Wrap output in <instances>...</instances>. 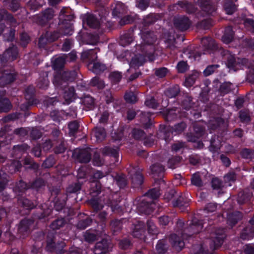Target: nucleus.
Listing matches in <instances>:
<instances>
[{
  "label": "nucleus",
  "mask_w": 254,
  "mask_h": 254,
  "mask_svg": "<svg viewBox=\"0 0 254 254\" xmlns=\"http://www.w3.org/2000/svg\"><path fill=\"white\" fill-rule=\"evenodd\" d=\"M108 250V243L106 240L96 244L94 252L95 254H104Z\"/></svg>",
  "instance_id": "obj_10"
},
{
  "label": "nucleus",
  "mask_w": 254,
  "mask_h": 254,
  "mask_svg": "<svg viewBox=\"0 0 254 254\" xmlns=\"http://www.w3.org/2000/svg\"><path fill=\"white\" fill-rule=\"evenodd\" d=\"M90 150L88 149H76L73 152V156L80 162L87 163L91 159Z\"/></svg>",
  "instance_id": "obj_6"
},
{
  "label": "nucleus",
  "mask_w": 254,
  "mask_h": 254,
  "mask_svg": "<svg viewBox=\"0 0 254 254\" xmlns=\"http://www.w3.org/2000/svg\"><path fill=\"white\" fill-rule=\"evenodd\" d=\"M141 38L143 41V44H147L148 45L153 44L156 39L153 33L150 32H148L145 34H143L141 36Z\"/></svg>",
  "instance_id": "obj_21"
},
{
  "label": "nucleus",
  "mask_w": 254,
  "mask_h": 254,
  "mask_svg": "<svg viewBox=\"0 0 254 254\" xmlns=\"http://www.w3.org/2000/svg\"><path fill=\"white\" fill-rule=\"evenodd\" d=\"M122 75L121 73L118 71H114L112 73H111L110 75V79L114 82H119L120 79H121Z\"/></svg>",
  "instance_id": "obj_38"
},
{
  "label": "nucleus",
  "mask_w": 254,
  "mask_h": 254,
  "mask_svg": "<svg viewBox=\"0 0 254 254\" xmlns=\"http://www.w3.org/2000/svg\"><path fill=\"white\" fill-rule=\"evenodd\" d=\"M212 187L213 189H219L223 187L222 183L218 178H214L212 180Z\"/></svg>",
  "instance_id": "obj_45"
},
{
  "label": "nucleus",
  "mask_w": 254,
  "mask_h": 254,
  "mask_svg": "<svg viewBox=\"0 0 254 254\" xmlns=\"http://www.w3.org/2000/svg\"><path fill=\"white\" fill-rule=\"evenodd\" d=\"M240 118L243 122H248L250 120V117L245 111H241L240 113Z\"/></svg>",
  "instance_id": "obj_59"
},
{
  "label": "nucleus",
  "mask_w": 254,
  "mask_h": 254,
  "mask_svg": "<svg viewBox=\"0 0 254 254\" xmlns=\"http://www.w3.org/2000/svg\"><path fill=\"white\" fill-rule=\"evenodd\" d=\"M234 31L232 28L230 26L227 27L225 30V33L222 37V41L228 44L230 43L233 39Z\"/></svg>",
  "instance_id": "obj_17"
},
{
  "label": "nucleus",
  "mask_w": 254,
  "mask_h": 254,
  "mask_svg": "<svg viewBox=\"0 0 254 254\" xmlns=\"http://www.w3.org/2000/svg\"><path fill=\"white\" fill-rule=\"evenodd\" d=\"M147 195L152 199H156L159 196L160 192L158 190L152 189L148 191Z\"/></svg>",
  "instance_id": "obj_46"
},
{
  "label": "nucleus",
  "mask_w": 254,
  "mask_h": 254,
  "mask_svg": "<svg viewBox=\"0 0 254 254\" xmlns=\"http://www.w3.org/2000/svg\"><path fill=\"white\" fill-rule=\"evenodd\" d=\"M254 236V228H247L241 234V238L243 239H250Z\"/></svg>",
  "instance_id": "obj_25"
},
{
  "label": "nucleus",
  "mask_w": 254,
  "mask_h": 254,
  "mask_svg": "<svg viewBox=\"0 0 254 254\" xmlns=\"http://www.w3.org/2000/svg\"><path fill=\"white\" fill-rule=\"evenodd\" d=\"M69 133L73 134L79 127V124L76 121H73L70 123L68 125Z\"/></svg>",
  "instance_id": "obj_39"
},
{
  "label": "nucleus",
  "mask_w": 254,
  "mask_h": 254,
  "mask_svg": "<svg viewBox=\"0 0 254 254\" xmlns=\"http://www.w3.org/2000/svg\"><path fill=\"white\" fill-rule=\"evenodd\" d=\"M131 181L135 185H140L143 182V177L139 172H136L134 169L130 172Z\"/></svg>",
  "instance_id": "obj_14"
},
{
  "label": "nucleus",
  "mask_w": 254,
  "mask_h": 254,
  "mask_svg": "<svg viewBox=\"0 0 254 254\" xmlns=\"http://www.w3.org/2000/svg\"><path fill=\"white\" fill-rule=\"evenodd\" d=\"M72 43L69 40H66L64 43L62 49L64 51H69L71 47Z\"/></svg>",
  "instance_id": "obj_58"
},
{
  "label": "nucleus",
  "mask_w": 254,
  "mask_h": 254,
  "mask_svg": "<svg viewBox=\"0 0 254 254\" xmlns=\"http://www.w3.org/2000/svg\"><path fill=\"white\" fill-rule=\"evenodd\" d=\"M218 67L217 64L209 65L204 70V74L206 76H208L212 74Z\"/></svg>",
  "instance_id": "obj_48"
},
{
  "label": "nucleus",
  "mask_w": 254,
  "mask_h": 254,
  "mask_svg": "<svg viewBox=\"0 0 254 254\" xmlns=\"http://www.w3.org/2000/svg\"><path fill=\"white\" fill-rule=\"evenodd\" d=\"M245 26L248 30L254 33V21L252 19H246L244 22Z\"/></svg>",
  "instance_id": "obj_37"
},
{
  "label": "nucleus",
  "mask_w": 254,
  "mask_h": 254,
  "mask_svg": "<svg viewBox=\"0 0 254 254\" xmlns=\"http://www.w3.org/2000/svg\"><path fill=\"white\" fill-rule=\"evenodd\" d=\"M244 252L245 254H254V248L251 245H246Z\"/></svg>",
  "instance_id": "obj_64"
},
{
  "label": "nucleus",
  "mask_w": 254,
  "mask_h": 254,
  "mask_svg": "<svg viewBox=\"0 0 254 254\" xmlns=\"http://www.w3.org/2000/svg\"><path fill=\"white\" fill-rule=\"evenodd\" d=\"M175 26L181 30H187L190 26V22L189 19L185 16H179L175 19Z\"/></svg>",
  "instance_id": "obj_9"
},
{
  "label": "nucleus",
  "mask_w": 254,
  "mask_h": 254,
  "mask_svg": "<svg viewBox=\"0 0 254 254\" xmlns=\"http://www.w3.org/2000/svg\"><path fill=\"white\" fill-rule=\"evenodd\" d=\"M91 84L93 86H97L99 88H102L104 87V82L97 77L93 78L91 81Z\"/></svg>",
  "instance_id": "obj_41"
},
{
  "label": "nucleus",
  "mask_w": 254,
  "mask_h": 254,
  "mask_svg": "<svg viewBox=\"0 0 254 254\" xmlns=\"http://www.w3.org/2000/svg\"><path fill=\"white\" fill-rule=\"evenodd\" d=\"M179 92V89L178 86L175 87L173 89H170L169 90L166 94L170 98L175 97Z\"/></svg>",
  "instance_id": "obj_51"
},
{
  "label": "nucleus",
  "mask_w": 254,
  "mask_h": 254,
  "mask_svg": "<svg viewBox=\"0 0 254 254\" xmlns=\"http://www.w3.org/2000/svg\"><path fill=\"white\" fill-rule=\"evenodd\" d=\"M97 52L93 50H89L82 52L81 58L83 59H89V64L88 67L95 73L104 70L106 68L105 65L96 61L97 57Z\"/></svg>",
  "instance_id": "obj_1"
},
{
  "label": "nucleus",
  "mask_w": 254,
  "mask_h": 254,
  "mask_svg": "<svg viewBox=\"0 0 254 254\" xmlns=\"http://www.w3.org/2000/svg\"><path fill=\"white\" fill-rule=\"evenodd\" d=\"M4 94L3 92L0 91V97ZM10 108L9 101L6 98L0 99V112H7Z\"/></svg>",
  "instance_id": "obj_18"
},
{
  "label": "nucleus",
  "mask_w": 254,
  "mask_h": 254,
  "mask_svg": "<svg viewBox=\"0 0 254 254\" xmlns=\"http://www.w3.org/2000/svg\"><path fill=\"white\" fill-rule=\"evenodd\" d=\"M224 230L223 229H219L216 230L215 233L212 232L211 234V239L213 243V244H211L212 249H215L221 245L224 238Z\"/></svg>",
  "instance_id": "obj_8"
},
{
  "label": "nucleus",
  "mask_w": 254,
  "mask_h": 254,
  "mask_svg": "<svg viewBox=\"0 0 254 254\" xmlns=\"http://www.w3.org/2000/svg\"><path fill=\"white\" fill-rule=\"evenodd\" d=\"M198 3L202 10L208 14H211L214 10V8L211 4L210 0H198Z\"/></svg>",
  "instance_id": "obj_12"
},
{
  "label": "nucleus",
  "mask_w": 254,
  "mask_h": 254,
  "mask_svg": "<svg viewBox=\"0 0 254 254\" xmlns=\"http://www.w3.org/2000/svg\"><path fill=\"white\" fill-rule=\"evenodd\" d=\"M66 60L64 55L56 58L54 62V66L56 68H60L63 67Z\"/></svg>",
  "instance_id": "obj_24"
},
{
  "label": "nucleus",
  "mask_w": 254,
  "mask_h": 254,
  "mask_svg": "<svg viewBox=\"0 0 254 254\" xmlns=\"http://www.w3.org/2000/svg\"><path fill=\"white\" fill-rule=\"evenodd\" d=\"M188 68V66L186 62L182 61L179 62L177 65V69L180 72H184Z\"/></svg>",
  "instance_id": "obj_43"
},
{
  "label": "nucleus",
  "mask_w": 254,
  "mask_h": 254,
  "mask_svg": "<svg viewBox=\"0 0 254 254\" xmlns=\"http://www.w3.org/2000/svg\"><path fill=\"white\" fill-rule=\"evenodd\" d=\"M191 183L193 185L197 187L202 186V182L199 173H195L193 175L191 178Z\"/></svg>",
  "instance_id": "obj_29"
},
{
  "label": "nucleus",
  "mask_w": 254,
  "mask_h": 254,
  "mask_svg": "<svg viewBox=\"0 0 254 254\" xmlns=\"http://www.w3.org/2000/svg\"><path fill=\"white\" fill-rule=\"evenodd\" d=\"M74 95V90L73 88L68 89V92L65 91L64 94V98L66 104H69L72 100Z\"/></svg>",
  "instance_id": "obj_26"
},
{
  "label": "nucleus",
  "mask_w": 254,
  "mask_h": 254,
  "mask_svg": "<svg viewBox=\"0 0 254 254\" xmlns=\"http://www.w3.org/2000/svg\"><path fill=\"white\" fill-rule=\"evenodd\" d=\"M144 232V230L143 223L138 222L134 225L132 233L133 237L141 238Z\"/></svg>",
  "instance_id": "obj_16"
},
{
  "label": "nucleus",
  "mask_w": 254,
  "mask_h": 254,
  "mask_svg": "<svg viewBox=\"0 0 254 254\" xmlns=\"http://www.w3.org/2000/svg\"><path fill=\"white\" fill-rule=\"evenodd\" d=\"M169 240L173 247L177 251H180L184 247L185 244L184 242L181 241L176 234L171 235Z\"/></svg>",
  "instance_id": "obj_13"
},
{
  "label": "nucleus",
  "mask_w": 254,
  "mask_h": 254,
  "mask_svg": "<svg viewBox=\"0 0 254 254\" xmlns=\"http://www.w3.org/2000/svg\"><path fill=\"white\" fill-rule=\"evenodd\" d=\"M54 11L52 9L49 8L46 10L43 14V20L51 19L54 16Z\"/></svg>",
  "instance_id": "obj_44"
},
{
  "label": "nucleus",
  "mask_w": 254,
  "mask_h": 254,
  "mask_svg": "<svg viewBox=\"0 0 254 254\" xmlns=\"http://www.w3.org/2000/svg\"><path fill=\"white\" fill-rule=\"evenodd\" d=\"M235 179L236 175L234 173H230L224 177L225 184L228 183L227 185L228 186H231L232 185L231 182H234Z\"/></svg>",
  "instance_id": "obj_32"
},
{
  "label": "nucleus",
  "mask_w": 254,
  "mask_h": 254,
  "mask_svg": "<svg viewBox=\"0 0 254 254\" xmlns=\"http://www.w3.org/2000/svg\"><path fill=\"white\" fill-rule=\"evenodd\" d=\"M122 222L120 220H115L111 222V225L114 232L120 230L122 227Z\"/></svg>",
  "instance_id": "obj_47"
},
{
  "label": "nucleus",
  "mask_w": 254,
  "mask_h": 254,
  "mask_svg": "<svg viewBox=\"0 0 254 254\" xmlns=\"http://www.w3.org/2000/svg\"><path fill=\"white\" fill-rule=\"evenodd\" d=\"M148 48H150L149 46L143 47L141 45H137V48H139L140 50L143 53V55L139 54L137 55H135L133 58H132L130 63V65L131 67H138L143 64L145 62V59L144 57H147L149 61H152L154 59L153 55V50L152 49L151 52L148 53L146 50L148 49Z\"/></svg>",
  "instance_id": "obj_3"
},
{
  "label": "nucleus",
  "mask_w": 254,
  "mask_h": 254,
  "mask_svg": "<svg viewBox=\"0 0 254 254\" xmlns=\"http://www.w3.org/2000/svg\"><path fill=\"white\" fill-rule=\"evenodd\" d=\"M180 5L184 8L188 13H193L195 12V8L192 4L189 3L187 2H181Z\"/></svg>",
  "instance_id": "obj_34"
},
{
  "label": "nucleus",
  "mask_w": 254,
  "mask_h": 254,
  "mask_svg": "<svg viewBox=\"0 0 254 254\" xmlns=\"http://www.w3.org/2000/svg\"><path fill=\"white\" fill-rule=\"evenodd\" d=\"M156 250L159 254H162L166 250V247L163 241H159L156 245Z\"/></svg>",
  "instance_id": "obj_40"
},
{
  "label": "nucleus",
  "mask_w": 254,
  "mask_h": 254,
  "mask_svg": "<svg viewBox=\"0 0 254 254\" xmlns=\"http://www.w3.org/2000/svg\"><path fill=\"white\" fill-rule=\"evenodd\" d=\"M226 12L228 14H232L235 10L236 7L234 5H229L227 4L225 5Z\"/></svg>",
  "instance_id": "obj_60"
},
{
  "label": "nucleus",
  "mask_w": 254,
  "mask_h": 254,
  "mask_svg": "<svg viewBox=\"0 0 254 254\" xmlns=\"http://www.w3.org/2000/svg\"><path fill=\"white\" fill-rule=\"evenodd\" d=\"M249 71L247 75V78L250 82H254V64H251L248 66Z\"/></svg>",
  "instance_id": "obj_42"
},
{
  "label": "nucleus",
  "mask_w": 254,
  "mask_h": 254,
  "mask_svg": "<svg viewBox=\"0 0 254 254\" xmlns=\"http://www.w3.org/2000/svg\"><path fill=\"white\" fill-rule=\"evenodd\" d=\"M202 223L194 218L189 224V226L186 228L183 235L184 238H187V236H191L193 234L199 233L202 229Z\"/></svg>",
  "instance_id": "obj_5"
},
{
  "label": "nucleus",
  "mask_w": 254,
  "mask_h": 254,
  "mask_svg": "<svg viewBox=\"0 0 254 254\" xmlns=\"http://www.w3.org/2000/svg\"><path fill=\"white\" fill-rule=\"evenodd\" d=\"M14 79V75L13 73L6 71L0 77V85L3 86L13 81Z\"/></svg>",
  "instance_id": "obj_15"
},
{
  "label": "nucleus",
  "mask_w": 254,
  "mask_h": 254,
  "mask_svg": "<svg viewBox=\"0 0 254 254\" xmlns=\"http://www.w3.org/2000/svg\"><path fill=\"white\" fill-rule=\"evenodd\" d=\"M54 161L53 158L52 157H49L47 158L45 162L43 163V166L46 168H49L54 164Z\"/></svg>",
  "instance_id": "obj_61"
},
{
  "label": "nucleus",
  "mask_w": 254,
  "mask_h": 254,
  "mask_svg": "<svg viewBox=\"0 0 254 254\" xmlns=\"http://www.w3.org/2000/svg\"><path fill=\"white\" fill-rule=\"evenodd\" d=\"M5 54L8 55L9 57H11L12 60L14 59L15 58V56L17 54L16 48L15 47L9 48L6 50Z\"/></svg>",
  "instance_id": "obj_55"
},
{
  "label": "nucleus",
  "mask_w": 254,
  "mask_h": 254,
  "mask_svg": "<svg viewBox=\"0 0 254 254\" xmlns=\"http://www.w3.org/2000/svg\"><path fill=\"white\" fill-rule=\"evenodd\" d=\"M30 223L31 221L27 219L22 220L19 225L18 232L20 233L27 232Z\"/></svg>",
  "instance_id": "obj_23"
},
{
  "label": "nucleus",
  "mask_w": 254,
  "mask_h": 254,
  "mask_svg": "<svg viewBox=\"0 0 254 254\" xmlns=\"http://www.w3.org/2000/svg\"><path fill=\"white\" fill-rule=\"evenodd\" d=\"M199 73L197 71H193L188 77L186 79L184 85L187 87L191 86L198 78Z\"/></svg>",
  "instance_id": "obj_20"
},
{
  "label": "nucleus",
  "mask_w": 254,
  "mask_h": 254,
  "mask_svg": "<svg viewBox=\"0 0 254 254\" xmlns=\"http://www.w3.org/2000/svg\"><path fill=\"white\" fill-rule=\"evenodd\" d=\"M242 217L241 214L237 212L235 214H231L229 216L228 221L232 225H234L237 221L240 219Z\"/></svg>",
  "instance_id": "obj_28"
},
{
  "label": "nucleus",
  "mask_w": 254,
  "mask_h": 254,
  "mask_svg": "<svg viewBox=\"0 0 254 254\" xmlns=\"http://www.w3.org/2000/svg\"><path fill=\"white\" fill-rule=\"evenodd\" d=\"M142 201L144 202H142V204L139 207V211L141 212L144 213L146 214H149L151 211L150 204L148 203L145 204V202H146V200L145 199H143Z\"/></svg>",
  "instance_id": "obj_27"
},
{
  "label": "nucleus",
  "mask_w": 254,
  "mask_h": 254,
  "mask_svg": "<svg viewBox=\"0 0 254 254\" xmlns=\"http://www.w3.org/2000/svg\"><path fill=\"white\" fill-rule=\"evenodd\" d=\"M83 22L86 23L91 27L97 28L99 25V22L92 14H86L84 16Z\"/></svg>",
  "instance_id": "obj_11"
},
{
  "label": "nucleus",
  "mask_w": 254,
  "mask_h": 254,
  "mask_svg": "<svg viewBox=\"0 0 254 254\" xmlns=\"http://www.w3.org/2000/svg\"><path fill=\"white\" fill-rule=\"evenodd\" d=\"M64 224V221L63 219H58L52 223L51 224V228L53 229H58L63 226Z\"/></svg>",
  "instance_id": "obj_49"
},
{
  "label": "nucleus",
  "mask_w": 254,
  "mask_h": 254,
  "mask_svg": "<svg viewBox=\"0 0 254 254\" xmlns=\"http://www.w3.org/2000/svg\"><path fill=\"white\" fill-rule=\"evenodd\" d=\"M145 104L149 108L155 109L157 108L158 104L156 102L155 99L152 97H149L145 101Z\"/></svg>",
  "instance_id": "obj_36"
},
{
  "label": "nucleus",
  "mask_w": 254,
  "mask_h": 254,
  "mask_svg": "<svg viewBox=\"0 0 254 254\" xmlns=\"http://www.w3.org/2000/svg\"><path fill=\"white\" fill-rule=\"evenodd\" d=\"M151 172L153 174H158L164 171V167L159 164H156L151 166Z\"/></svg>",
  "instance_id": "obj_35"
},
{
  "label": "nucleus",
  "mask_w": 254,
  "mask_h": 254,
  "mask_svg": "<svg viewBox=\"0 0 254 254\" xmlns=\"http://www.w3.org/2000/svg\"><path fill=\"white\" fill-rule=\"evenodd\" d=\"M76 72L75 71H66L57 74L55 75L53 83L55 85L62 84V81H72L76 76Z\"/></svg>",
  "instance_id": "obj_7"
},
{
  "label": "nucleus",
  "mask_w": 254,
  "mask_h": 254,
  "mask_svg": "<svg viewBox=\"0 0 254 254\" xmlns=\"http://www.w3.org/2000/svg\"><path fill=\"white\" fill-rule=\"evenodd\" d=\"M22 204L27 209H32L34 207V204L27 199H24L23 201Z\"/></svg>",
  "instance_id": "obj_62"
},
{
  "label": "nucleus",
  "mask_w": 254,
  "mask_h": 254,
  "mask_svg": "<svg viewBox=\"0 0 254 254\" xmlns=\"http://www.w3.org/2000/svg\"><path fill=\"white\" fill-rule=\"evenodd\" d=\"M103 153L106 155H110L116 162L119 161V153L118 148H111L108 147H105L103 150Z\"/></svg>",
  "instance_id": "obj_19"
},
{
  "label": "nucleus",
  "mask_w": 254,
  "mask_h": 254,
  "mask_svg": "<svg viewBox=\"0 0 254 254\" xmlns=\"http://www.w3.org/2000/svg\"><path fill=\"white\" fill-rule=\"evenodd\" d=\"M91 223V220L90 218H87L84 221H80L78 224V227L81 229H85Z\"/></svg>",
  "instance_id": "obj_54"
},
{
  "label": "nucleus",
  "mask_w": 254,
  "mask_h": 254,
  "mask_svg": "<svg viewBox=\"0 0 254 254\" xmlns=\"http://www.w3.org/2000/svg\"><path fill=\"white\" fill-rule=\"evenodd\" d=\"M125 99L127 102L131 103H135L137 100L136 96L132 92L126 93L125 95Z\"/></svg>",
  "instance_id": "obj_30"
},
{
  "label": "nucleus",
  "mask_w": 254,
  "mask_h": 254,
  "mask_svg": "<svg viewBox=\"0 0 254 254\" xmlns=\"http://www.w3.org/2000/svg\"><path fill=\"white\" fill-rule=\"evenodd\" d=\"M148 4V0H139L137 5L140 9L144 10L147 7Z\"/></svg>",
  "instance_id": "obj_56"
},
{
  "label": "nucleus",
  "mask_w": 254,
  "mask_h": 254,
  "mask_svg": "<svg viewBox=\"0 0 254 254\" xmlns=\"http://www.w3.org/2000/svg\"><path fill=\"white\" fill-rule=\"evenodd\" d=\"M91 204L93 208L96 210H100L103 207V205L101 204L99 200L95 199H93L91 200Z\"/></svg>",
  "instance_id": "obj_52"
},
{
  "label": "nucleus",
  "mask_w": 254,
  "mask_h": 254,
  "mask_svg": "<svg viewBox=\"0 0 254 254\" xmlns=\"http://www.w3.org/2000/svg\"><path fill=\"white\" fill-rule=\"evenodd\" d=\"M93 163L94 165L100 166L103 164V161L100 158L98 154L95 153L93 157Z\"/></svg>",
  "instance_id": "obj_53"
},
{
  "label": "nucleus",
  "mask_w": 254,
  "mask_h": 254,
  "mask_svg": "<svg viewBox=\"0 0 254 254\" xmlns=\"http://www.w3.org/2000/svg\"><path fill=\"white\" fill-rule=\"evenodd\" d=\"M93 133L98 141L102 140L106 136L105 129L103 128H95L93 131Z\"/></svg>",
  "instance_id": "obj_22"
},
{
  "label": "nucleus",
  "mask_w": 254,
  "mask_h": 254,
  "mask_svg": "<svg viewBox=\"0 0 254 254\" xmlns=\"http://www.w3.org/2000/svg\"><path fill=\"white\" fill-rule=\"evenodd\" d=\"M234 85L230 82L224 83L220 87L221 92L223 93H227L232 89Z\"/></svg>",
  "instance_id": "obj_33"
},
{
  "label": "nucleus",
  "mask_w": 254,
  "mask_h": 254,
  "mask_svg": "<svg viewBox=\"0 0 254 254\" xmlns=\"http://www.w3.org/2000/svg\"><path fill=\"white\" fill-rule=\"evenodd\" d=\"M175 111H176L174 110H171L168 111L166 115L167 120L171 121L172 120H173L177 118L176 113Z\"/></svg>",
  "instance_id": "obj_57"
},
{
  "label": "nucleus",
  "mask_w": 254,
  "mask_h": 254,
  "mask_svg": "<svg viewBox=\"0 0 254 254\" xmlns=\"http://www.w3.org/2000/svg\"><path fill=\"white\" fill-rule=\"evenodd\" d=\"M65 9L61 10L59 15V24L61 25V33L63 35H71L73 32L71 20L74 18L72 15L66 14Z\"/></svg>",
  "instance_id": "obj_2"
},
{
  "label": "nucleus",
  "mask_w": 254,
  "mask_h": 254,
  "mask_svg": "<svg viewBox=\"0 0 254 254\" xmlns=\"http://www.w3.org/2000/svg\"><path fill=\"white\" fill-rule=\"evenodd\" d=\"M224 52V58L227 60L226 65L230 70L236 71L241 68L242 65L240 64V61L242 64H244L248 63L247 60L246 59L241 60L238 59V61H236L234 55H232L229 52L225 51Z\"/></svg>",
  "instance_id": "obj_4"
},
{
  "label": "nucleus",
  "mask_w": 254,
  "mask_h": 254,
  "mask_svg": "<svg viewBox=\"0 0 254 254\" xmlns=\"http://www.w3.org/2000/svg\"><path fill=\"white\" fill-rule=\"evenodd\" d=\"M185 124H184V123H181L175 126L174 131L177 132H180L182 131L185 129Z\"/></svg>",
  "instance_id": "obj_63"
},
{
  "label": "nucleus",
  "mask_w": 254,
  "mask_h": 254,
  "mask_svg": "<svg viewBox=\"0 0 254 254\" xmlns=\"http://www.w3.org/2000/svg\"><path fill=\"white\" fill-rule=\"evenodd\" d=\"M168 72V70L165 67H162L160 68H158L156 69L155 71V74L156 76L159 77H164Z\"/></svg>",
  "instance_id": "obj_50"
},
{
  "label": "nucleus",
  "mask_w": 254,
  "mask_h": 254,
  "mask_svg": "<svg viewBox=\"0 0 254 254\" xmlns=\"http://www.w3.org/2000/svg\"><path fill=\"white\" fill-rule=\"evenodd\" d=\"M147 229L148 233L152 235H156L158 233L156 227L151 221H148L147 222Z\"/></svg>",
  "instance_id": "obj_31"
}]
</instances>
